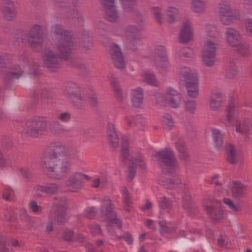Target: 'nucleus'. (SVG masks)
Returning <instances> with one entry per match:
<instances>
[{
  "instance_id": "obj_1",
  "label": "nucleus",
  "mask_w": 252,
  "mask_h": 252,
  "mask_svg": "<svg viewBox=\"0 0 252 252\" xmlns=\"http://www.w3.org/2000/svg\"><path fill=\"white\" fill-rule=\"evenodd\" d=\"M75 151L70 153L62 143H51L43 153L40 159V165L44 173L54 179H62L69 169V162L78 160Z\"/></svg>"
},
{
  "instance_id": "obj_2",
  "label": "nucleus",
  "mask_w": 252,
  "mask_h": 252,
  "mask_svg": "<svg viewBox=\"0 0 252 252\" xmlns=\"http://www.w3.org/2000/svg\"><path fill=\"white\" fill-rule=\"evenodd\" d=\"M51 32L60 53L57 52L53 47H48L45 49L42 55L43 63L50 71H55L60 67V56L67 58L75 48L72 37L68 31H64L63 27L57 24L52 27Z\"/></svg>"
},
{
  "instance_id": "obj_3",
  "label": "nucleus",
  "mask_w": 252,
  "mask_h": 252,
  "mask_svg": "<svg viewBox=\"0 0 252 252\" xmlns=\"http://www.w3.org/2000/svg\"><path fill=\"white\" fill-rule=\"evenodd\" d=\"M63 94L78 107L88 101L93 105H95L97 102L96 94L94 93H92L87 97L85 93L80 89L77 85L73 83H69L66 85L63 90Z\"/></svg>"
},
{
  "instance_id": "obj_4",
  "label": "nucleus",
  "mask_w": 252,
  "mask_h": 252,
  "mask_svg": "<svg viewBox=\"0 0 252 252\" xmlns=\"http://www.w3.org/2000/svg\"><path fill=\"white\" fill-rule=\"evenodd\" d=\"M122 155L123 158V161L127 165L128 167V179L129 181L132 180L135 176L136 172V167L138 166L141 169H144L146 167V164L142 156H138L136 158L132 155L129 153V148L128 146V139L125 137L122 139Z\"/></svg>"
},
{
  "instance_id": "obj_5",
  "label": "nucleus",
  "mask_w": 252,
  "mask_h": 252,
  "mask_svg": "<svg viewBox=\"0 0 252 252\" xmlns=\"http://www.w3.org/2000/svg\"><path fill=\"white\" fill-rule=\"evenodd\" d=\"M159 166L163 170L170 173L178 167L174 152L169 148H165L153 155Z\"/></svg>"
},
{
  "instance_id": "obj_6",
  "label": "nucleus",
  "mask_w": 252,
  "mask_h": 252,
  "mask_svg": "<svg viewBox=\"0 0 252 252\" xmlns=\"http://www.w3.org/2000/svg\"><path fill=\"white\" fill-rule=\"evenodd\" d=\"M47 129V122L43 117L35 116L29 119L26 123V128L22 134L33 137H39L44 135Z\"/></svg>"
},
{
  "instance_id": "obj_7",
  "label": "nucleus",
  "mask_w": 252,
  "mask_h": 252,
  "mask_svg": "<svg viewBox=\"0 0 252 252\" xmlns=\"http://www.w3.org/2000/svg\"><path fill=\"white\" fill-rule=\"evenodd\" d=\"M165 53V49L163 46H157L154 51L155 55L153 59L156 70L163 74L169 71L171 67Z\"/></svg>"
},
{
  "instance_id": "obj_8",
  "label": "nucleus",
  "mask_w": 252,
  "mask_h": 252,
  "mask_svg": "<svg viewBox=\"0 0 252 252\" xmlns=\"http://www.w3.org/2000/svg\"><path fill=\"white\" fill-rule=\"evenodd\" d=\"M217 44L216 42L206 40L204 43L202 51V63L208 67L215 65L216 62Z\"/></svg>"
},
{
  "instance_id": "obj_9",
  "label": "nucleus",
  "mask_w": 252,
  "mask_h": 252,
  "mask_svg": "<svg viewBox=\"0 0 252 252\" xmlns=\"http://www.w3.org/2000/svg\"><path fill=\"white\" fill-rule=\"evenodd\" d=\"M218 18L221 24L231 25L235 19L230 3L226 0H221L217 5Z\"/></svg>"
},
{
  "instance_id": "obj_10",
  "label": "nucleus",
  "mask_w": 252,
  "mask_h": 252,
  "mask_svg": "<svg viewBox=\"0 0 252 252\" xmlns=\"http://www.w3.org/2000/svg\"><path fill=\"white\" fill-rule=\"evenodd\" d=\"M101 214L104 219L108 222L109 225L120 226V221L117 218L113 211V204L108 196H105L102 201Z\"/></svg>"
},
{
  "instance_id": "obj_11",
  "label": "nucleus",
  "mask_w": 252,
  "mask_h": 252,
  "mask_svg": "<svg viewBox=\"0 0 252 252\" xmlns=\"http://www.w3.org/2000/svg\"><path fill=\"white\" fill-rule=\"evenodd\" d=\"M41 27L38 25H34L30 28L28 33V41L32 49L34 52H38L42 48V36Z\"/></svg>"
},
{
  "instance_id": "obj_12",
  "label": "nucleus",
  "mask_w": 252,
  "mask_h": 252,
  "mask_svg": "<svg viewBox=\"0 0 252 252\" xmlns=\"http://www.w3.org/2000/svg\"><path fill=\"white\" fill-rule=\"evenodd\" d=\"M141 30L142 28L137 26L129 25L126 26L122 34L125 43L127 45H134L141 40L142 36L139 33Z\"/></svg>"
},
{
  "instance_id": "obj_13",
  "label": "nucleus",
  "mask_w": 252,
  "mask_h": 252,
  "mask_svg": "<svg viewBox=\"0 0 252 252\" xmlns=\"http://www.w3.org/2000/svg\"><path fill=\"white\" fill-rule=\"evenodd\" d=\"M60 186L59 184L53 183H48L35 186L32 192L35 196L42 197L45 194L52 195L59 192Z\"/></svg>"
},
{
  "instance_id": "obj_14",
  "label": "nucleus",
  "mask_w": 252,
  "mask_h": 252,
  "mask_svg": "<svg viewBox=\"0 0 252 252\" xmlns=\"http://www.w3.org/2000/svg\"><path fill=\"white\" fill-rule=\"evenodd\" d=\"M56 209L55 212V220L58 223L66 221L68 219V202L64 199H60L57 203L55 202Z\"/></svg>"
},
{
  "instance_id": "obj_15",
  "label": "nucleus",
  "mask_w": 252,
  "mask_h": 252,
  "mask_svg": "<svg viewBox=\"0 0 252 252\" xmlns=\"http://www.w3.org/2000/svg\"><path fill=\"white\" fill-rule=\"evenodd\" d=\"M90 179L91 177L89 175L80 172H75L68 179V189L71 191H76L85 182Z\"/></svg>"
},
{
  "instance_id": "obj_16",
  "label": "nucleus",
  "mask_w": 252,
  "mask_h": 252,
  "mask_svg": "<svg viewBox=\"0 0 252 252\" xmlns=\"http://www.w3.org/2000/svg\"><path fill=\"white\" fill-rule=\"evenodd\" d=\"M104 6L105 16L110 22L115 23L120 20V16L116 9V0H101Z\"/></svg>"
},
{
  "instance_id": "obj_17",
  "label": "nucleus",
  "mask_w": 252,
  "mask_h": 252,
  "mask_svg": "<svg viewBox=\"0 0 252 252\" xmlns=\"http://www.w3.org/2000/svg\"><path fill=\"white\" fill-rule=\"evenodd\" d=\"M1 10L4 19L11 21L16 19L17 11L14 2L11 0H2Z\"/></svg>"
},
{
  "instance_id": "obj_18",
  "label": "nucleus",
  "mask_w": 252,
  "mask_h": 252,
  "mask_svg": "<svg viewBox=\"0 0 252 252\" xmlns=\"http://www.w3.org/2000/svg\"><path fill=\"white\" fill-rule=\"evenodd\" d=\"M224 38L226 43L232 48L238 46L242 41V36L240 32L232 28L226 29Z\"/></svg>"
},
{
  "instance_id": "obj_19",
  "label": "nucleus",
  "mask_w": 252,
  "mask_h": 252,
  "mask_svg": "<svg viewBox=\"0 0 252 252\" xmlns=\"http://www.w3.org/2000/svg\"><path fill=\"white\" fill-rule=\"evenodd\" d=\"M193 37V28L191 22L189 21L184 22L179 35L180 41L183 43H187L191 41Z\"/></svg>"
},
{
  "instance_id": "obj_20",
  "label": "nucleus",
  "mask_w": 252,
  "mask_h": 252,
  "mask_svg": "<svg viewBox=\"0 0 252 252\" xmlns=\"http://www.w3.org/2000/svg\"><path fill=\"white\" fill-rule=\"evenodd\" d=\"M110 54L116 67L120 69L124 68L125 67V60L123 53L118 45L114 44L111 46Z\"/></svg>"
},
{
  "instance_id": "obj_21",
  "label": "nucleus",
  "mask_w": 252,
  "mask_h": 252,
  "mask_svg": "<svg viewBox=\"0 0 252 252\" xmlns=\"http://www.w3.org/2000/svg\"><path fill=\"white\" fill-rule=\"evenodd\" d=\"M159 212L170 216L173 213L172 201L165 196L160 197L158 201Z\"/></svg>"
},
{
  "instance_id": "obj_22",
  "label": "nucleus",
  "mask_w": 252,
  "mask_h": 252,
  "mask_svg": "<svg viewBox=\"0 0 252 252\" xmlns=\"http://www.w3.org/2000/svg\"><path fill=\"white\" fill-rule=\"evenodd\" d=\"M226 120L229 123L236 121L239 115V105L237 103H231L225 109Z\"/></svg>"
},
{
  "instance_id": "obj_23",
  "label": "nucleus",
  "mask_w": 252,
  "mask_h": 252,
  "mask_svg": "<svg viewBox=\"0 0 252 252\" xmlns=\"http://www.w3.org/2000/svg\"><path fill=\"white\" fill-rule=\"evenodd\" d=\"M206 213L211 218L216 221H220L224 217V214L219 202L215 205H207L205 207Z\"/></svg>"
},
{
  "instance_id": "obj_24",
  "label": "nucleus",
  "mask_w": 252,
  "mask_h": 252,
  "mask_svg": "<svg viewBox=\"0 0 252 252\" xmlns=\"http://www.w3.org/2000/svg\"><path fill=\"white\" fill-rule=\"evenodd\" d=\"M23 72V70L17 64L9 68L4 77L5 83H9L11 81L18 79L22 75Z\"/></svg>"
},
{
  "instance_id": "obj_25",
  "label": "nucleus",
  "mask_w": 252,
  "mask_h": 252,
  "mask_svg": "<svg viewBox=\"0 0 252 252\" xmlns=\"http://www.w3.org/2000/svg\"><path fill=\"white\" fill-rule=\"evenodd\" d=\"M130 99L132 105L135 107H140L143 101V92L141 88L138 87L130 91Z\"/></svg>"
},
{
  "instance_id": "obj_26",
  "label": "nucleus",
  "mask_w": 252,
  "mask_h": 252,
  "mask_svg": "<svg viewBox=\"0 0 252 252\" xmlns=\"http://www.w3.org/2000/svg\"><path fill=\"white\" fill-rule=\"evenodd\" d=\"M225 147L227 152V160L232 164L235 163L240 157V150L236 149L230 143H226Z\"/></svg>"
},
{
  "instance_id": "obj_27",
  "label": "nucleus",
  "mask_w": 252,
  "mask_h": 252,
  "mask_svg": "<svg viewBox=\"0 0 252 252\" xmlns=\"http://www.w3.org/2000/svg\"><path fill=\"white\" fill-rule=\"evenodd\" d=\"M192 78V80L186 83L185 86L188 95L194 98L199 94L198 80L197 77Z\"/></svg>"
},
{
  "instance_id": "obj_28",
  "label": "nucleus",
  "mask_w": 252,
  "mask_h": 252,
  "mask_svg": "<svg viewBox=\"0 0 252 252\" xmlns=\"http://www.w3.org/2000/svg\"><path fill=\"white\" fill-rule=\"evenodd\" d=\"M222 96L221 94L218 91L213 92L210 96L209 100V107L212 110H217L221 106L222 102Z\"/></svg>"
},
{
  "instance_id": "obj_29",
  "label": "nucleus",
  "mask_w": 252,
  "mask_h": 252,
  "mask_svg": "<svg viewBox=\"0 0 252 252\" xmlns=\"http://www.w3.org/2000/svg\"><path fill=\"white\" fill-rule=\"evenodd\" d=\"M212 136L216 149L218 151L222 150L224 145L222 133L219 129H212Z\"/></svg>"
},
{
  "instance_id": "obj_30",
  "label": "nucleus",
  "mask_w": 252,
  "mask_h": 252,
  "mask_svg": "<svg viewBox=\"0 0 252 252\" xmlns=\"http://www.w3.org/2000/svg\"><path fill=\"white\" fill-rule=\"evenodd\" d=\"M197 77L196 73H193L188 67L183 66L179 68V78L180 81L185 83L192 80V78Z\"/></svg>"
},
{
  "instance_id": "obj_31",
  "label": "nucleus",
  "mask_w": 252,
  "mask_h": 252,
  "mask_svg": "<svg viewBox=\"0 0 252 252\" xmlns=\"http://www.w3.org/2000/svg\"><path fill=\"white\" fill-rule=\"evenodd\" d=\"M166 21L170 23L175 22L179 15V9L174 6H167L165 10Z\"/></svg>"
},
{
  "instance_id": "obj_32",
  "label": "nucleus",
  "mask_w": 252,
  "mask_h": 252,
  "mask_svg": "<svg viewBox=\"0 0 252 252\" xmlns=\"http://www.w3.org/2000/svg\"><path fill=\"white\" fill-rule=\"evenodd\" d=\"M166 178L161 177L160 179V181L161 182V185L165 188L169 189H173L175 188L177 185L180 183V180L177 178L174 177V179H171L169 178L170 175L168 173H165L164 174Z\"/></svg>"
},
{
  "instance_id": "obj_33",
  "label": "nucleus",
  "mask_w": 252,
  "mask_h": 252,
  "mask_svg": "<svg viewBox=\"0 0 252 252\" xmlns=\"http://www.w3.org/2000/svg\"><path fill=\"white\" fill-rule=\"evenodd\" d=\"M108 139L113 147H117L119 142L118 135L116 131L114 125L110 123L107 126Z\"/></svg>"
},
{
  "instance_id": "obj_34",
  "label": "nucleus",
  "mask_w": 252,
  "mask_h": 252,
  "mask_svg": "<svg viewBox=\"0 0 252 252\" xmlns=\"http://www.w3.org/2000/svg\"><path fill=\"white\" fill-rule=\"evenodd\" d=\"M246 190V186L239 182H234L232 183L231 191L233 197L238 198L242 197Z\"/></svg>"
},
{
  "instance_id": "obj_35",
  "label": "nucleus",
  "mask_w": 252,
  "mask_h": 252,
  "mask_svg": "<svg viewBox=\"0 0 252 252\" xmlns=\"http://www.w3.org/2000/svg\"><path fill=\"white\" fill-rule=\"evenodd\" d=\"M206 8V4L204 0H191L190 9L196 13H203Z\"/></svg>"
},
{
  "instance_id": "obj_36",
  "label": "nucleus",
  "mask_w": 252,
  "mask_h": 252,
  "mask_svg": "<svg viewBox=\"0 0 252 252\" xmlns=\"http://www.w3.org/2000/svg\"><path fill=\"white\" fill-rule=\"evenodd\" d=\"M125 12H134L137 7V0H119Z\"/></svg>"
},
{
  "instance_id": "obj_37",
  "label": "nucleus",
  "mask_w": 252,
  "mask_h": 252,
  "mask_svg": "<svg viewBox=\"0 0 252 252\" xmlns=\"http://www.w3.org/2000/svg\"><path fill=\"white\" fill-rule=\"evenodd\" d=\"M175 146L177 150L180 153L181 158L184 160H188L189 158V155L186 150L185 142L182 139H179L176 142Z\"/></svg>"
},
{
  "instance_id": "obj_38",
  "label": "nucleus",
  "mask_w": 252,
  "mask_h": 252,
  "mask_svg": "<svg viewBox=\"0 0 252 252\" xmlns=\"http://www.w3.org/2000/svg\"><path fill=\"white\" fill-rule=\"evenodd\" d=\"M108 79L113 88L117 99L119 101H122L123 98V94L122 90L118 86L116 79L114 78L113 75H111L108 77Z\"/></svg>"
},
{
  "instance_id": "obj_39",
  "label": "nucleus",
  "mask_w": 252,
  "mask_h": 252,
  "mask_svg": "<svg viewBox=\"0 0 252 252\" xmlns=\"http://www.w3.org/2000/svg\"><path fill=\"white\" fill-rule=\"evenodd\" d=\"M108 183V178L104 174H101L92 180V186L94 188H103Z\"/></svg>"
},
{
  "instance_id": "obj_40",
  "label": "nucleus",
  "mask_w": 252,
  "mask_h": 252,
  "mask_svg": "<svg viewBox=\"0 0 252 252\" xmlns=\"http://www.w3.org/2000/svg\"><path fill=\"white\" fill-rule=\"evenodd\" d=\"M142 77L144 82L156 87L158 86V82L154 74L149 72H145L142 74Z\"/></svg>"
},
{
  "instance_id": "obj_41",
  "label": "nucleus",
  "mask_w": 252,
  "mask_h": 252,
  "mask_svg": "<svg viewBox=\"0 0 252 252\" xmlns=\"http://www.w3.org/2000/svg\"><path fill=\"white\" fill-rule=\"evenodd\" d=\"M250 127L249 122L245 120L239 123L236 126V131L242 135H246L250 132Z\"/></svg>"
},
{
  "instance_id": "obj_42",
  "label": "nucleus",
  "mask_w": 252,
  "mask_h": 252,
  "mask_svg": "<svg viewBox=\"0 0 252 252\" xmlns=\"http://www.w3.org/2000/svg\"><path fill=\"white\" fill-rule=\"evenodd\" d=\"M122 194L125 210L127 211H129L130 210V205L132 203V201L128 194V190L126 188H124L122 189Z\"/></svg>"
},
{
  "instance_id": "obj_43",
  "label": "nucleus",
  "mask_w": 252,
  "mask_h": 252,
  "mask_svg": "<svg viewBox=\"0 0 252 252\" xmlns=\"http://www.w3.org/2000/svg\"><path fill=\"white\" fill-rule=\"evenodd\" d=\"M236 50L243 56H248L250 54L249 45L242 41L238 46L234 47Z\"/></svg>"
},
{
  "instance_id": "obj_44",
  "label": "nucleus",
  "mask_w": 252,
  "mask_h": 252,
  "mask_svg": "<svg viewBox=\"0 0 252 252\" xmlns=\"http://www.w3.org/2000/svg\"><path fill=\"white\" fill-rule=\"evenodd\" d=\"M151 12L156 21L160 25L162 23L163 15L161 13V8L159 7H153Z\"/></svg>"
},
{
  "instance_id": "obj_45",
  "label": "nucleus",
  "mask_w": 252,
  "mask_h": 252,
  "mask_svg": "<svg viewBox=\"0 0 252 252\" xmlns=\"http://www.w3.org/2000/svg\"><path fill=\"white\" fill-rule=\"evenodd\" d=\"M159 225L160 226L159 230L161 234L171 233L175 229L174 227L169 226L164 220L160 221Z\"/></svg>"
},
{
  "instance_id": "obj_46",
  "label": "nucleus",
  "mask_w": 252,
  "mask_h": 252,
  "mask_svg": "<svg viewBox=\"0 0 252 252\" xmlns=\"http://www.w3.org/2000/svg\"><path fill=\"white\" fill-rule=\"evenodd\" d=\"M238 73L237 67L234 63H231L226 70V76L228 78H233Z\"/></svg>"
},
{
  "instance_id": "obj_47",
  "label": "nucleus",
  "mask_w": 252,
  "mask_h": 252,
  "mask_svg": "<svg viewBox=\"0 0 252 252\" xmlns=\"http://www.w3.org/2000/svg\"><path fill=\"white\" fill-rule=\"evenodd\" d=\"M162 123L163 126L167 129H171L174 125L173 119L169 114H166L164 115Z\"/></svg>"
},
{
  "instance_id": "obj_48",
  "label": "nucleus",
  "mask_w": 252,
  "mask_h": 252,
  "mask_svg": "<svg viewBox=\"0 0 252 252\" xmlns=\"http://www.w3.org/2000/svg\"><path fill=\"white\" fill-rule=\"evenodd\" d=\"M82 47L84 52H87L92 46V40L87 35H84L82 39Z\"/></svg>"
},
{
  "instance_id": "obj_49",
  "label": "nucleus",
  "mask_w": 252,
  "mask_h": 252,
  "mask_svg": "<svg viewBox=\"0 0 252 252\" xmlns=\"http://www.w3.org/2000/svg\"><path fill=\"white\" fill-rule=\"evenodd\" d=\"M166 101L172 108H177L179 107L180 104L182 101L181 95L174 97H172L169 99L166 100Z\"/></svg>"
},
{
  "instance_id": "obj_50",
  "label": "nucleus",
  "mask_w": 252,
  "mask_h": 252,
  "mask_svg": "<svg viewBox=\"0 0 252 252\" xmlns=\"http://www.w3.org/2000/svg\"><path fill=\"white\" fill-rule=\"evenodd\" d=\"M179 54L181 57L192 58L194 56V52L192 49L184 47L180 50Z\"/></svg>"
},
{
  "instance_id": "obj_51",
  "label": "nucleus",
  "mask_w": 252,
  "mask_h": 252,
  "mask_svg": "<svg viewBox=\"0 0 252 252\" xmlns=\"http://www.w3.org/2000/svg\"><path fill=\"white\" fill-rule=\"evenodd\" d=\"M206 34L211 37L215 38L218 35L216 28L211 25H207L205 27Z\"/></svg>"
},
{
  "instance_id": "obj_52",
  "label": "nucleus",
  "mask_w": 252,
  "mask_h": 252,
  "mask_svg": "<svg viewBox=\"0 0 252 252\" xmlns=\"http://www.w3.org/2000/svg\"><path fill=\"white\" fill-rule=\"evenodd\" d=\"M181 95L177 91L171 87H168L165 90L166 100Z\"/></svg>"
},
{
  "instance_id": "obj_53",
  "label": "nucleus",
  "mask_w": 252,
  "mask_h": 252,
  "mask_svg": "<svg viewBox=\"0 0 252 252\" xmlns=\"http://www.w3.org/2000/svg\"><path fill=\"white\" fill-rule=\"evenodd\" d=\"M62 238L66 241L74 240L73 231L70 229H66L63 231L62 235Z\"/></svg>"
},
{
  "instance_id": "obj_54",
  "label": "nucleus",
  "mask_w": 252,
  "mask_h": 252,
  "mask_svg": "<svg viewBox=\"0 0 252 252\" xmlns=\"http://www.w3.org/2000/svg\"><path fill=\"white\" fill-rule=\"evenodd\" d=\"M30 209L35 214H39L42 212V208L37 202L35 201H32L29 203Z\"/></svg>"
},
{
  "instance_id": "obj_55",
  "label": "nucleus",
  "mask_w": 252,
  "mask_h": 252,
  "mask_svg": "<svg viewBox=\"0 0 252 252\" xmlns=\"http://www.w3.org/2000/svg\"><path fill=\"white\" fill-rule=\"evenodd\" d=\"M97 209L95 207H88L84 211L83 215L89 219H93L97 213Z\"/></svg>"
},
{
  "instance_id": "obj_56",
  "label": "nucleus",
  "mask_w": 252,
  "mask_h": 252,
  "mask_svg": "<svg viewBox=\"0 0 252 252\" xmlns=\"http://www.w3.org/2000/svg\"><path fill=\"white\" fill-rule=\"evenodd\" d=\"M11 58V55L5 53L0 54V68L7 67V62Z\"/></svg>"
},
{
  "instance_id": "obj_57",
  "label": "nucleus",
  "mask_w": 252,
  "mask_h": 252,
  "mask_svg": "<svg viewBox=\"0 0 252 252\" xmlns=\"http://www.w3.org/2000/svg\"><path fill=\"white\" fill-rule=\"evenodd\" d=\"M224 203L227 205L228 207L232 211L236 212L241 210V207L238 204H234L232 201L229 198L223 199Z\"/></svg>"
},
{
  "instance_id": "obj_58",
  "label": "nucleus",
  "mask_w": 252,
  "mask_h": 252,
  "mask_svg": "<svg viewBox=\"0 0 252 252\" xmlns=\"http://www.w3.org/2000/svg\"><path fill=\"white\" fill-rule=\"evenodd\" d=\"M185 109L186 111L190 114L194 113L196 110L195 102L193 100H189L186 102Z\"/></svg>"
},
{
  "instance_id": "obj_59",
  "label": "nucleus",
  "mask_w": 252,
  "mask_h": 252,
  "mask_svg": "<svg viewBox=\"0 0 252 252\" xmlns=\"http://www.w3.org/2000/svg\"><path fill=\"white\" fill-rule=\"evenodd\" d=\"M154 96L156 99V104L159 106H161L164 104V101L166 100L165 95L160 93H155L154 94Z\"/></svg>"
},
{
  "instance_id": "obj_60",
  "label": "nucleus",
  "mask_w": 252,
  "mask_h": 252,
  "mask_svg": "<svg viewBox=\"0 0 252 252\" xmlns=\"http://www.w3.org/2000/svg\"><path fill=\"white\" fill-rule=\"evenodd\" d=\"M89 229L91 233L94 235H100L102 234V231L98 224H91L89 226Z\"/></svg>"
},
{
  "instance_id": "obj_61",
  "label": "nucleus",
  "mask_w": 252,
  "mask_h": 252,
  "mask_svg": "<svg viewBox=\"0 0 252 252\" xmlns=\"http://www.w3.org/2000/svg\"><path fill=\"white\" fill-rule=\"evenodd\" d=\"M19 172L20 175L27 181H28L32 176L31 171L28 168H22L19 170Z\"/></svg>"
},
{
  "instance_id": "obj_62",
  "label": "nucleus",
  "mask_w": 252,
  "mask_h": 252,
  "mask_svg": "<svg viewBox=\"0 0 252 252\" xmlns=\"http://www.w3.org/2000/svg\"><path fill=\"white\" fill-rule=\"evenodd\" d=\"M245 29L247 34L252 37V19L248 18L245 20Z\"/></svg>"
},
{
  "instance_id": "obj_63",
  "label": "nucleus",
  "mask_w": 252,
  "mask_h": 252,
  "mask_svg": "<svg viewBox=\"0 0 252 252\" xmlns=\"http://www.w3.org/2000/svg\"><path fill=\"white\" fill-rule=\"evenodd\" d=\"M57 119L63 122L69 121L71 118V115L68 112H63L59 113L57 116Z\"/></svg>"
},
{
  "instance_id": "obj_64",
  "label": "nucleus",
  "mask_w": 252,
  "mask_h": 252,
  "mask_svg": "<svg viewBox=\"0 0 252 252\" xmlns=\"http://www.w3.org/2000/svg\"><path fill=\"white\" fill-rule=\"evenodd\" d=\"M117 238L118 240L123 238L128 245H131L133 244V238L131 235L128 232L124 233L123 236H117Z\"/></svg>"
}]
</instances>
